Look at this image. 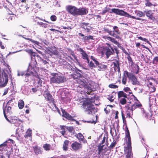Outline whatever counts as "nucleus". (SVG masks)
<instances>
[{
	"instance_id": "f257e3e1",
	"label": "nucleus",
	"mask_w": 158,
	"mask_h": 158,
	"mask_svg": "<svg viewBox=\"0 0 158 158\" xmlns=\"http://www.w3.org/2000/svg\"><path fill=\"white\" fill-rule=\"evenodd\" d=\"M125 131V140L126 141L127 147H124V150L126 152L127 158H131L133 157L132 152L131 143V137L128 129L126 126Z\"/></svg>"
},
{
	"instance_id": "f03ea898",
	"label": "nucleus",
	"mask_w": 158,
	"mask_h": 158,
	"mask_svg": "<svg viewBox=\"0 0 158 158\" xmlns=\"http://www.w3.org/2000/svg\"><path fill=\"white\" fill-rule=\"evenodd\" d=\"M7 68L2 69V73H0V88L6 86L8 82V74L10 76L11 71L9 68V66L7 65Z\"/></svg>"
},
{
	"instance_id": "7ed1b4c3",
	"label": "nucleus",
	"mask_w": 158,
	"mask_h": 158,
	"mask_svg": "<svg viewBox=\"0 0 158 158\" xmlns=\"http://www.w3.org/2000/svg\"><path fill=\"white\" fill-rule=\"evenodd\" d=\"M82 102H83L82 106L85 112L89 114H92L96 111L94 105L89 98H83Z\"/></svg>"
},
{
	"instance_id": "20e7f679",
	"label": "nucleus",
	"mask_w": 158,
	"mask_h": 158,
	"mask_svg": "<svg viewBox=\"0 0 158 158\" xmlns=\"http://www.w3.org/2000/svg\"><path fill=\"white\" fill-rule=\"evenodd\" d=\"M13 140L11 139H9L8 140L6 141L0 145V158H5L7 157L9 158L11 154L10 152L7 151L4 149L5 148H6L7 146L6 143H13Z\"/></svg>"
},
{
	"instance_id": "39448f33",
	"label": "nucleus",
	"mask_w": 158,
	"mask_h": 158,
	"mask_svg": "<svg viewBox=\"0 0 158 158\" xmlns=\"http://www.w3.org/2000/svg\"><path fill=\"white\" fill-rule=\"evenodd\" d=\"M51 75L52 76L50 79V83L51 84H60L66 81V78L64 76L58 73H52Z\"/></svg>"
},
{
	"instance_id": "423d86ee",
	"label": "nucleus",
	"mask_w": 158,
	"mask_h": 158,
	"mask_svg": "<svg viewBox=\"0 0 158 158\" xmlns=\"http://www.w3.org/2000/svg\"><path fill=\"white\" fill-rule=\"evenodd\" d=\"M110 12L111 13H114L117 15L125 16L128 18H131L138 20H142L143 21L145 20L143 19L131 16L128 13L124 11L123 10H120L118 9L112 8L111 9V11Z\"/></svg>"
},
{
	"instance_id": "0eeeda50",
	"label": "nucleus",
	"mask_w": 158,
	"mask_h": 158,
	"mask_svg": "<svg viewBox=\"0 0 158 158\" xmlns=\"http://www.w3.org/2000/svg\"><path fill=\"white\" fill-rule=\"evenodd\" d=\"M118 100L121 105H124L127 103L126 98H127V94L123 91L117 92Z\"/></svg>"
},
{
	"instance_id": "6e6552de",
	"label": "nucleus",
	"mask_w": 158,
	"mask_h": 158,
	"mask_svg": "<svg viewBox=\"0 0 158 158\" xmlns=\"http://www.w3.org/2000/svg\"><path fill=\"white\" fill-rule=\"evenodd\" d=\"M124 73L126 74L128 77L131 80L132 82V84L133 85H139L140 84V82L138 81L136 77L132 73H129L127 70L124 71Z\"/></svg>"
},
{
	"instance_id": "1a4fd4ad",
	"label": "nucleus",
	"mask_w": 158,
	"mask_h": 158,
	"mask_svg": "<svg viewBox=\"0 0 158 158\" xmlns=\"http://www.w3.org/2000/svg\"><path fill=\"white\" fill-rule=\"evenodd\" d=\"M107 46H105V55L106 56L107 59L111 55H113L114 53V50L113 47L108 43H106Z\"/></svg>"
},
{
	"instance_id": "9d476101",
	"label": "nucleus",
	"mask_w": 158,
	"mask_h": 158,
	"mask_svg": "<svg viewBox=\"0 0 158 158\" xmlns=\"http://www.w3.org/2000/svg\"><path fill=\"white\" fill-rule=\"evenodd\" d=\"M66 10L67 12L74 16H77V8L71 5H68L66 7Z\"/></svg>"
},
{
	"instance_id": "9b49d317",
	"label": "nucleus",
	"mask_w": 158,
	"mask_h": 158,
	"mask_svg": "<svg viewBox=\"0 0 158 158\" xmlns=\"http://www.w3.org/2000/svg\"><path fill=\"white\" fill-rule=\"evenodd\" d=\"M113 30L112 31L111 36L117 39H120L121 37L119 36L121 32L118 27L116 26L113 27Z\"/></svg>"
},
{
	"instance_id": "f8f14e48",
	"label": "nucleus",
	"mask_w": 158,
	"mask_h": 158,
	"mask_svg": "<svg viewBox=\"0 0 158 158\" xmlns=\"http://www.w3.org/2000/svg\"><path fill=\"white\" fill-rule=\"evenodd\" d=\"M106 139V137L104 136L103 138V139L101 143H99L97 146L98 151V155L102 154L103 155L105 153L104 152V149L103 148V147L104 145L103 144L104 143Z\"/></svg>"
},
{
	"instance_id": "ddd939ff",
	"label": "nucleus",
	"mask_w": 158,
	"mask_h": 158,
	"mask_svg": "<svg viewBox=\"0 0 158 158\" xmlns=\"http://www.w3.org/2000/svg\"><path fill=\"white\" fill-rule=\"evenodd\" d=\"M61 110L62 113V116L63 117L71 121H75V119L73 118V117H72L70 114L65 111L64 110L61 108Z\"/></svg>"
},
{
	"instance_id": "4468645a",
	"label": "nucleus",
	"mask_w": 158,
	"mask_h": 158,
	"mask_svg": "<svg viewBox=\"0 0 158 158\" xmlns=\"http://www.w3.org/2000/svg\"><path fill=\"white\" fill-rule=\"evenodd\" d=\"M88 9L85 7L77 8V15H86L88 13Z\"/></svg>"
},
{
	"instance_id": "2eb2a0df",
	"label": "nucleus",
	"mask_w": 158,
	"mask_h": 158,
	"mask_svg": "<svg viewBox=\"0 0 158 158\" xmlns=\"http://www.w3.org/2000/svg\"><path fill=\"white\" fill-rule=\"evenodd\" d=\"M80 25L84 31L88 33L90 32L91 27L89 25V23L85 22L81 23Z\"/></svg>"
},
{
	"instance_id": "dca6fc26",
	"label": "nucleus",
	"mask_w": 158,
	"mask_h": 158,
	"mask_svg": "<svg viewBox=\"0 0 158 158\" xmlns=\"http://www.w3.org/2000/svg\"><path fill=\"white\" fill-rule=\"evenodd\" d=\"M146 16L149 19L153 21L156 20L155 17V14L152 12L151 10H149L147 11H144Z\"/></svg>"
},
{
	"instance_id": "f3484780",
	"label": "nucleus",
	"mask_w": 158,
	"mask_h": 158,
	"mask_svg": "<svg viewBox=\"0 0 158 158\" xmlns=\"http://www.w3.org/2000/svg\"><path fill=\"white\" fill-rule=\"evenodd\" d=\"M44 96L45 99L49 103L53 102L54 99L52 95L50 93L49 91H45Z\"/></svg>"
},
{
	"instance_id": "a211bd4d",
	"label": "nucleus",
	"mask_w": 158,
	"mask_h": 158,
	"mask_svg": "<svg viewBox=\"0 0 158 158\" xmlns=\"http://www.w3.org/2000/svg\"><path fill=\"white\" fill-rule=\"evenodd\" d=\"M71 147L73 150L74 151H77L82 147V144L77 142L75 141L73 143Z\"/></svg>"
},
{
	"instance_id": "6ab92c4d",
	"label": "nucleus",
	"mask_w": 158,
	"mask_h": 158,
	"mask_svg": "<svg viewBox=\"0 0 158 158\" xmlns=\"http://www.w3.org/2000/svg\"><path fill=\"white\" fill-rule=\"evenodd\" d=\"M114 62H113L114 65V68L115 71L117 70V71L118 73H120V64L118 60L116 59L113 60Z\"/></svg>"
},
{
	"instance_id": "aec40b11",
	"label": "nucleus",
	"mask_w": 158,
	"mask_h": 158,
	"mask_svg": "<svg viewBox=\"0 0 158 158\" xmlns=\"http://www.w3.org/2000/svg\"><path fill=\"white\" fill-rule=\"evenodd\" d=\"M77 51L80 52L82 56V58L84 59H87L88 58V55L81 48H79L77 49Z\"/></svg>"
},
{
	"instance_id": "412c9836",
	"label": "nucleus",
	"mask_w": 158,
	"mask_h": 158,
	"mask_svg": "<svg viewBox=\"0 0 158 158\" xmlns=\"http://www.w3.org/2000/svg\"><path fill=\"white\" fill-rule=\"evenodd\" d=\"M85 91L88 94L92 95V94H91V93L93 91L92 88L87 83L84 86Z\"/></svg>"
},
{
	"instance_id": "4be33fe9",
	"label": "nucleus",
	"mask_w": 158,
	"mask_h": 158,
	"mask_svg": "<svg viewBox=\"0 0 158 158\" xmlns=\"http://www.w3.org/2000/svg\"><path fill=\"white\" fill-rule=\"evenodd\" d=\"M69 142H70L68 140H65L64 141L62 147L63 150L67 151L68 150Z\"/></svg>"
},
{
	"instance_id": "5701e85b",
	"label": "nucleus",
	"mask_w": 158,
	"mask_h": 158,
	"mask_svg": "<svg viewBox=\"0 0 158 158\" xmlns=\"http://www.w3.org/2000/svg\"><path fill=\"white\" fill-rule=\"evenodd\" d=\"M105 46L99 47L97 49L98 52L100 54L103 55L105 54Z\"/></svg>"
},
{
	"instance_id": "b1692460",
	"label": "nucleus",
	"mask_w": 158,
	"mask_h": 158,
	"mask_svg": "<svg viewBox=\"0 0 158 158\" xmlns=\"http://www.w3.org/2000/svg\"><path fill=\"white\" fill-rule=\"evenodd\" d=\"M32 132L31 129H28L26 131L24 137L26 139H28L29 138L31 139L32 138Z\"/></svg>"
},
{
	"instance_id": "393cba45",
	"label": "nucleus",
	"mask_w": 158,
	"mask_h": 158,
	"mask_svg": "<svg viewBox=\"0 0 158 158\" xmlns=\"http://www.w3.org/2000/svg\"><path fill=\"white\" fill-rule=\"evenodd\" d=\"M12 13V12L11 13H9L10 15H12V16H10V15H7L6 18V19H7L9 22H11L14 20L16 17V15L13 14Z\"/></svg>"
},
{
	"instance_id": "a878e982",
	"label": "nucleus",
	"mask_w": 158,
	"mask_h": 158,
	"mask_svg": "<svg viewBox=\"0 0 158 158\" xmlns=\"http://www.w3.org/2000/svg\"><path fill=\"white\" fill-rule=\"evenodd\" d=\"M34 151L36 155L41 154L42 151L40 150V148L36 145L33 147Z\"/></svg>"
},
{
	"instance_id": "bb28decb",
	"label": "nucleus",
	"mask_w": 158,
	"mask_h": 158,
	"mask_svg": "<svg viewBox=\"0 0 158 158\" xmlns=\"http://www.w3.org/2000/svg\"><path fill=\"white\" fill-rule=\"evenodd\" d=\"M149 104L150 105H152L155 103L156 99L154 95H150L149 97Z\"/></svg>"
},
{
	"instance_id": "cd10ccee",
	"label": "nucleus",
	"mask_w": 158,
	"mask_h": 158,
	"mask_svg": "<svg viewBox=\"0 0 158 158\" xmlns=\"http://www.w3.org/2000/svg\"><path fill=\"white\" fill-rule=\"evenodd\" d=\"M11 106H8L7 105H6V106L5 107H3V112H4V111L5 110V112L6 113V111L7 112V113H8L10 114L11 112Z\"/></svg>"
},
{
	"instance_id": "c85d7f7f",
	"label": "nucleus",
	"mask_w": 158,
	"mask_h": 158,
	"mask_svg": "<svg viewBox=\"0 0 158 158\" xmlns=\"http://www.w3.org/2000/svg\"><path fill=\"white\" fill-rule=\"evenodd\" d=\"M97 68H98V70L99 71H105L107 69V66L106 65L100 63L99 66H98Z\"/></svg>"
},
{
	"instance_id": "c756f323",
	"label": "nucleus",
	"mask_w": 158,
	"mask_h": 158,
	"mask_svg": "<svg viewBox=\"0 0 158 158\" xmlns=\"http://www.w3.org/2000/svg\"><path fill=\"white\" fill-rule=\"evenodd\" d=\"M132 110L133 111L137 108H140L142 106V104L140 103H138L135 102L134 104L131 105Z\"/></svg>"
},
{
	"instance_id": "7c9ffc66",
	"label": "nucleus",
	"mask_w": 158,
	"mask_h": 158,
	"mask_svg": "<svg viewBox=\"0 0 158 158\" xmlns=\"http://www.w3.org/2000/svg\"><path fill=\"white\" fill-rule=\"evenodd\" d=\"M130 53L127 55V56L126 58L127 59L129 64H131V67H132V66L134 64V62L132 58L130 56Z\"/></svg>"
},
{
	"instance_id": "2f4dec72",
	"label": "nucleus",
	"mask_w": 158,
	"mask_h": 158,
	"mask_svg": "<svg viewBox=\"0 0 158 158\" xmlns=\"http://www.w3.org/2000/svg\"><path fill=\"white\" fill-rule=\"evenodd\" d=\"M77 83L80 84V85H82L83 86H84L87 83V82L85 80L82 79H78L77 80H76Z\"/></svg>"
},
{
	"instance_id": "473e14b6",
	"label": "nucleus",
	"mask_w": 158,
	"mask_h": 158,
	"mask_svg": "<svg viewBox=\"0 0 158 158\" xmlns=\"http://www.w3.org/2000/svg\"><path fill=\"white\" fill-rule=\"evenodd\" d=\"M132 67L133 68V70L135 71L134 73L135 74H137L139 73V72L140 68L138 65L135 64L134 66L133 65Z\"/></svg>"
},
{
	"instance_id": "72a5a7b5",
	"label": "nucleus",
	"mask_w": 158,
	"mask_h": 158,
	"mask_svg": "<svg viewBox=\"0 0 158 158\" xmlns=\"http://www.w3.org/2000/svg\"><path fill=\"white\" fill-rule=\"evenodd\" d=\"M127 76L126 75V74L123 73V75L122 76V84L125 85L127 84Z\"/></svg>"
},
{
	"instance_id": "f704fd0d",
	"label": "nucleus",
	"mask_w": 158,
	"mask_h": 158,
	"mask_svg": "<svg viewBox=\"0 0 158 158\" xmlns=\"http://www.w3.org/2000/svg\"><path fill=\"white\" fill-rule=\"evenodd\" d=\"M43 148L44 150L46 151H50L51 148V145L48 143H46L44 144Z\"/></svg>"
},
{
	"instance_id": "c9c22d12",
	"label": "nucleus",
	"mask_w": 158,
	"mask_h": 158,
	"mask_svg": "<svg viewBox=\"0 0 158 158\" xmlns=\"http://www.w3.org/2000/svg\"><path fill=\"white\" fill-rule=\"evenodd\" d=\"M74 135L80 141H82L84 139V137L82 134L80 133L77 134L76 133Z\"/></svg>"
},
{
	"instance_id": "e433bc0d",
	"label": "nucleus",
	"mask_w": 158,
	"mask_h": 158,
	"mask_svg": "<svg viewBox=\"0 0 158 158\" xmlns=\"http://www.w3.org/2000/svg\"><path fill=\"white\" fill-rule=\"evenodd\" d=\"M61 99L63 102L65 103L69 102L71 101L70 98L67 96L62 97V96Z\"/></svg>"
},
{
	"instance_id": "4c0bfd02",
	"label": "nucleus",
	"mask_w": 158,
	"mask_h": 158,
	"mask_svg": "<svg viewBox=\"0 0 158 158\" xmlns=\"http://www.w3.org/2000/svg\"><path fill=\"white\" fill-rule=\"evenodd\" d=\"M125 108H126V112H131V115H132L133 111L132 110L131 106L127 104L125 106Z\"/></svg>"
},
{
	"instance_id": "58836bf2",
	"label": "nucleus",
	"mask_w": 158,
	"mask_h": 158,
	"mask_svg": "<svg viewBox=\"0 0 158 158\" xmlns=\"http://www.w3.org/2000/svg\"><path fill=\"white\" fill-rule=\"evenodd\" d=\"M18 105L19 108L20 109H21L23 108L24 105V103L23 101L22 100H19L18 102Z\"/></svg>"
},
{
	"instance_id": "ea45409f",
	"label": "nucleus",
	"mask_w": 158,
	"mask_h": 158,
	"mask_svg": "<svg viewBox=\"0 0 158 158\" xmlns=\"http://www.w3.org/2000/svg\"><path fill=\"white\" fill-rule=\"evenodd\" d=\"M150 86H148L149 88L151 90V92H154L156 91V88L153 85L152 83L150 82L149 83Z\"/></svg>"
},
{
	"instance_id": "a19ab883",
	"label": "nucleus",
	"mask_w": 158,
	"mask_h": 158,
	"mask_svg": "<svg viewBox=\"0 0 158 158\" xmlns=\"http://www.w3.org/2000/svg\"><path fill=\"white\" fill-rule=\"evenodd\" d=\"M60 129L61 130V131H60V133H61L63 135H64L66 132L65 131L66 126H65L60 125Z\"/></svg>"
},
{
	"instance_id": "79ce46f5",
	"label": "nucleus",
	"mask_w": 158,
	"mask_h": 158,
	"mask_svg": "<svg viewBox=\"0 0 158 158\" xmlns=\"http://www.w3.org/2000/svg\"><path fill=\"white\" fill-rule=\"evenodd\" d=\"M146 2L145 3V5L146 6L150 7L151 6H156V3L155 4H153L150 2L149 0H145Z\"/></svg>"
},
{
	"instance_id": "37998d69",
	"label": "nucleus",
	"mask_w": 158,
	"mask_h": 158,
	"mask_svg": "<svg viewBox=\"0 0 158 158\" xmlns=\"http://www.w3.org/2000/svg\"><path fill=\"white\" fill-rule=\"evenodd\" d=\"M24 35L22 36V37L24 39L27 40H30V41H31V42L34 44H36L37 45H38L39 44V42L37 41H36L34 40L31 39L26 38L25 37H24Z\"/></svg>"
},
{
	"instance_id": "c03bdc74",
	"label": "nucleus",
	"mask_w": 158,
	"mask_h": 158,
	"mask_svg": "<svg viewBox=\"0 0 158 158\" xmlns=\"http://www.w3.org/2000/svg\"><path fill=\"white\" fill-rule=\"evenodd\" d=\"M68 131L72 133V134L73 135H75L76 134L75 131L73 127H68L67 128Z\"/></svg>"
},
{
	"instance_id": "a18cd8bd",
	"label": "nucleus",
	"mask_w": 158,
	"mask_h": 158,
	"mask_svg": "<svg viewBox=\"0 0 158 158\" xmlns=\"http://www.w3.org/2000/svg\"><path fill=\"white\" fill-rule=\"evenodd\" d=\"M52 51H50L49 52V54L51 55L52 56L53 55L58 56L59 54V52L57 50H52Z\"/></svg>"
},
{
	"instance_id": "49530a36",
	"label": "nucleus",
	"mask_w": 158,
	"mask_h": 158,
	"mask_svg": "<svg viewBox=\"0 0 158 158\" xmlns=\"http://www.w3.org/2000/svg\"><path fill=\"white\" fill-rule=\"evenodd\" d=\"M91 59L94 62L95 64V66L96 67H98V66H99L100 63L98 61L97 59H96L93 56H91Z\"/></svg>"
},
{
	"instance_id": "de8ad7c7",
	"label": "nucleus",
	"mask_w": 158,
	"mask_h": 158,
	"mask_svg": "<svg viewBox=\"0 0 158 158\" xmlns=\"http://www.w3.org/2000/svg\"><path fill=\"white\" fill-rule=\"evenodd\" d=\"M82 76L80 73H76V74H74L73 75V77L74 79H76L78 80L79 79L78 78H80Z\"/></svg>"
},
{
	"instance_id": "09e8293b",
	"label": "nucleus",
	"mask_w": 158,
	"mask_h": 158,
	"mask_svg": "<svg viewBox=\"0 0 158 158\" xmlns=\"http://www.w3.org/2000/svg\"><path fill=\"white\" fill-rule=\"evenodd\" d=\"M30 71H32V72L34 71V72H33V75L35 73H36V71L35 70L34 67H32V66L31 65H29L27 69L28 72H30Z\"/></svg>"
},
{
	"instance_id": "8fccbe9b",
	"label": "nucleus",
	"mask_w": 158,
	"mask_h": 158,
	"mask_svg": "<svg viewBox=\"0 0 158 158\" xmlns=\"http://www.w3.org/2000/svg\"><path fill=\"white\" fill-rule=\"evenodd\" d=\"M34 56L35 57V58L36 57L37 58L39 59H40V60L41 61H42L43 63H44V64L48 63V62L46 60H44L43 59H42L41 57H40L39 55H34Z\"/></svg>"
},
{
	"instance_id": "3c124183",
	"label": "nucleus",
	"mask_w": 158,
	"mask_h": 158,
	"mask_svg": "<svg viewBox=\"0 0 158 158\" xmlns=\"http://www.w3.org/2000/svg\"><path fill=\"white\" fill-rule=\"evenodd\" d=\"M107 99L109 100L110 102H113L114 99H115V96L114 95L107 96Z\"/></svg>"
},
{
	"instance_id": "603ef678",
	"label": "nucleus",
	"mask_w": 158,
	"mask_h": 158,
	"mask_svg": "<svg viewBox=\"0 0 158 158\" xmlns=\"http://www.w3.org/2000/svg\"><path fill=\"white\" fill-rule=\"evenodd\" d=\"M118 46L122 50L123 52L126 55H127L130 53V52L129 53H128L125 49V48H124L122 46H121L120 44H119L118 45Z\"/></svg>"
},
{
	"instance_id": "864d4df0",
	"label": "nucleus",
	"mask_w": 158,
	"mask_h": 158,
	"mask_svg": "<svg viewBox=\"0 0 158 158\" xmlns=\"http://www.w3.org/2000/svg\"><path fill=\"white\" fill-rule=\"evenodd\" d=\"M135 13L136 14L137 16L139 17H142L145 15L142 11L140 10L137 11Z\"/></svg>"
},
{
	"instance_id": "5fc2aeb1",
	"label": "nucleus",
	"mask_w": 158,
	"mask_h": 158,
	"mask_svg": "<svg viewBox=\"0 0 158 158\" xmlns=\"http://www.w3.org/2000/svg\"><path fill=\"white\" fill-rule=\"evenodd\" d=\"M116 144V142L114 140L113 142L111 143L110 146L108 147V148L110 150H111L113 148L115 147Z\"/></svg>"
},
{
	"instance_id": "6e6d98bb",
	"label": "nucleus",
	"mask_w": 158,
	"mask_h": 158,
	"mask_svg": "<svg viewBox=\"0 0 158 158\" xmlns=\"http://www.w3.org/2000/svg\"><path fill=\"white\" fill-rule=\"evenodd\" d=\"M37 23L38 25L41 26L44 28H46L48 27V25L46 23H44L43 22H38Z\"/></svg>"
},
{
	"instance_id": "4d7b16f0",
	"label": "nucleus",
	"mask_w": 158,
	"mask_h": 158,
	"mask_svg": "<svg viewBox=\"0 0 158 158\" xmlns=\"http://www.w3.org/2000/svg\"><path fill=\"white\" fill-rule=\"evenodd\" d=\"M103 31L105 32L108 33L109 35L111 36V35H112V31L110 30L108 28L106 27L103 28Z\"/></svg>"
},
{
	"instance_id": "13d9d810",
	"label": "nucleus",
	"mask_w": 158,
	"mask_h": 158,
	"mask_svg": "<svg viewBox=\"0 0 158 158\" xmlns=\"http://www.w3.org/2000/svg\"><path fill=\"white\" fill-rule=\"evenodd\" d=\"M123 90L126 93L128 92V94H132V92H131V90L128 87H125L124 88Z\"/></svg>"
},
{
	"instance_id": "bf43d9fd",
	"label": "nucleus",
	"mask_w": 158,
	"mask_h": 158,
	"mask_svg": "<svg viewBox=\"0 0 158 158\" xmlns=\"http://www.w3.org/2000/svg\"><path fill=\"white\" fill-rule=\"evenodd\" d=\"M152 63L156 64H158V56H156L153 58Z\"/></svg>"
},
{
	"instance_id": "052dcab7",
	"label": "nucleus",
	"mask_w": 158,
	"mask_h": 158,
	"mask_svg": "<svg viewBox=\"0 0 158 158\" xmlns=\"http://www.w3.org/2000/svg\"><path fill=\"white\" fill-rule=\"evenodd\" d=\"M138 38L139 39L141 40L142 41L146 42L148 44H150L149 41L148 40L145 38H143L141 36H139L138 37Z\"/></svg>"
},
{
	"instance_id": "680f3d73",
	"label": "nucleus",
	"mask_w": 158,
	"mask_h": 158,
	"mask_svg": "<svg viewBox=\"0 0 158 158\" xmlns=\"http://www.w3.org/2000/svg\"><path fill=\"white\" fill-rule=\"evenodd\" d=\"M14 103L13 101V99L10 100L7 102L6 105L12 106L14 105Z\"/></svg>"
},
{
	"instance_id": "e2e57ef3",
	"label": "nucleus",
	"mask_w": 158,
	"mask_h": 158,
	"mask_svg": "<svg viewBox=\"0 0 158 158\" xmlns=\"http://www.w3.org/2000/svg\"><path fill=\"white\" fill-rule=\"evenodd\" d=\"M111 42L114 43V44H116L118 45L119 44H120L115 39L111 37L110 41Z\"/></svg>"
},
{
	"instance_id": "0e129e2a",
	"label": "nucleus",
	"mask_w": 158,
	"mask_h": 158,
	"mask_svg": "<svg viewBox=\"0 0 158 158\" xmlns=\"http://www.w3.org/2000/svg\"><path fill=\"white\" fill-rule=\"evenodd\" d=\"M109 87L113 89H116L118 88V86L113 84H110L108 86Z\"/></svg>"
},
{
	"instance_id": "69168bd1",
	"label": "nucleus",
	"mask_w": 158,
	"mask_h": 158,
	"mask_svg": "<svg viewBox=\"0 0 158 158\" xmlns=\"http://www.w3.org/2000/svg\"><path fill=\"white\" fill-rule=\"evenodd\" d=\"M78 35L80 36L83 37L82 38V40H83L85 42V41H86V36L84 35V34L81 33H79Z\"/></svg>"
},
{
	"instance_id": "338daca9",
	"label": "nucleus",
	"mask_w": 158,
	"mask_h": 158,
	"mask_svg": "<svg viewBox=\"0 0 158 158\" xmlns=\"http://www.w3.org/2000/svg\"><path fill=\"white\" fill-rule=\"evenodd\" d=\"M33 72H32V71H30V72H28V73H26L25 74V76L26 77H28L31 75H33Z\"/></svg>"
},
{
	"instance_id": "774afa93",
	"label": "nucleus",
	"mask_w": 158,
	"mask_h": 158,
	"mask_svg": "<svg viewBox=\"0 0 158 158\" xmlns=\"http://www.w3.org/2000/svg\"><path fill=\"white\" fill-rule=\"evenodd\" d=\"M110 10V8L106 7L105 8V9L103 10L102 11V12L101 13L102 15H104L106 13L108 12Z\"/></svg>"
}]
</instances>
